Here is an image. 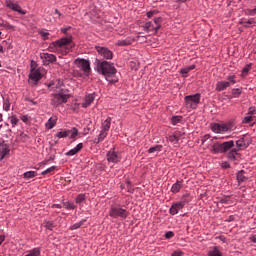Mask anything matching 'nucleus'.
<instances>
[{"instance_id":"ea45409f","label":"nucleus","mask_w":256,"mask_h":256,"mask_svg":"<svg viewBox=\"0 0 256 256\" xmlns=\"http://www.w3.org/2000/svg\"><path fill=\"white\" fill-rule=\"evenodd\" d=\"M251 67H253V64H247L244 68H243V70H242V74L243 75H247V73H249L250 71H251Z\"/></svg>"},{"instance_id":"3c124183","label":"nucleus","mask_w":256,"mask_h":256,"mask_svg":"<svg viewBox=\"0 0 256 256\" xmlns=\"http://www.w3.org/2000/svg\"><path fill=\"white\" fill-rule=\"evenodd\" d=\"M229 200H230L229 196H224V197L220 198L219 202L220 203H229Z\"/></svg>"},{"instance_id":"e2e57ef3","label":"nucleus","mask_w":256,"mask_h":256,"mask_svg":"<svg viewBox=\"0 0 256 256\" xmlns=\"http://www.w3.org/2000/svg\"><path fill=\"white\" fill-rule=\"evenodd\" d=\"M5 27L6 29H15V27L11 24H6Z\"/></svg>"},{"instance_id":"f03ea898","label":"nucleus","mask_w":256,"mask_h":256,"mask_svg":"<svg viewBox=\"0 0 256 256\" xmlns=\"http://www.w3.org/2000/svg\"><path fill=\"white\" fill-rule=\"evenodd\" d=\"M217 137H214L211 139V153L213 155H219V153H227L228 151H231L235 147V141L229 140L226 142L222 141H215Z\"/></svg>"},{"instance_id":"2f4dec72","label":"nucleus","mask_w":256,"mask_h":256,"mask_svg":"<svg viewBox=\"0 0 256 256\" xmlns=\"http://www.w3.org/2000/svg\"><path fill=\"white\" fill-rule=\"evenodd\" d=\"M181 121H183V116H173L171 118V123L173 125H177V123H181Z\"/></svg>"},{"instance_id":"e433bc0d","label":"nucleus","mask_w":256,"mask_h":256,"mask_svg":"<svg viewBox=\"0 0 256 256\" xmlns=\"http://www.w3.org/2000/svg\"><path fill=\"white\" fill-rule=\"evenodd\" d=\"M44 227H46V229L49 231H53L55 228V223H53V221H46Z\"/></svg>"},{"instance_id":"0eeeda50","label":"nucleus","mask_w":256,"mask_h":256,"mask_svg":"<svg viewBox=\"0 0 256 256\" xmlns=\"http://www.w3.org/2000/svg\"><path fill=\"white\" fill-rule=\"evenodd\" d=\"M110 217L113 219H127L129 217V212L126 209L120 207H112L109 211Z\"/></svg>"},{"instance_id":"20e7f679","label":"nucleus","mask_w":256,"mask_h":256,"mask_svg":"<svg viewBox=\"0 0 256 256\" xmlns=\"http://www.w3.org/2000/svg\"><path fill=\"white\" fill-rule=\"evenodd\" d=\"M71 99V94H67L65 92H58L53 94L51 103L53 107H59V105H63V103H67Z\"/></svg>"},{"instance_id":"1a4fd4ad","label":"nucleus","mask_w":256,"mask_h":256,"mask_svg":"<svg viewBox=\"0 0 256 256\" xmlns=\"http://www.w3.org/2000/svg\"><path fill=\"white\" fill-rule=\"evenodd\" d=\"M95 50L100 57H103V59H113V51H111L109 48L105 46H95Z\"/></svg>"},{"instance_id":"6ab92c4d","label":"nucleus","mask_w":256,"mask_h":256,"mask_svg":"<svg viewBox=\"0 0 256 256\" xmlns=\"http://www.w3.org/2000/svg\"><path fill=\"white\" fill-rule=\"evenodd\" d=\"M230 87V82L218 81L216 83V91H225V89Z\"/></svg>"},{"instance_id":"c756f323","label":"nucleus","mask_w":256,"mask_h":256,"mask_svg":"<svg viewBox=\"0 0 256 256\" xmlns=\"http://www.w3.org/2000/svg\"><path fill=\"white\" fill-rule=\"evenodd\" d=\"M163 149L162 145H156L148 149V153H159Z\"/></svg>"},{"instance_id":"393cba45","label":"nucleus","mask_w":256,"mask_h":256,"mask_svg":"<svg viewBox=\"0 0 256 256\" xmlns=\"http://www.w3.org/2000/svg\"><path fill=\"white\" fill-rule=\"evenodd\" d=\"M109 129H111V118L108 117V118L102 123L101 130H102V131H107V132H109Z\"/></svg>"},{"instance_id":"412c9836","label":"nucleus","mask_w":256,"mask_h":256,"mask_svg":"<svg viewBox=\"0 0 256 256\" xmlns=\"http://www.w3.org/2000/svg\"><path fill=\"white\" fill-rule=\"evenodd\" d=\"M183 189V182L182 181H176L171 187V191L173 193H179Z\"/></svg>"},{"instance_id":"79ce46f5","label":"nucleus","mask_w":256,"mask_h":256,"mask_svg":"<svg viewBox=\"0 0 256 256\" xmlns=\"http://www.w3.org/2000/svg\"><path fill=\"white\" fill-rule=\"evenodd\" d=\"M108 134L109 132H107L106 130H101L98 138L101 139L102 141H105V138L107 137Z\"/></svg>"},{"instance_id":"72a5a7b5","label":"nucleus","mask_w":256,"mask_h":256,"mask_svg":"<svg viewBox=\"0 0 256 256\" xmlns=\"http://www.w3.org/2000/svg\"><path fill=\"white\" fill-rule=\"evenodd\" d=\"M237 78V76H235V75H228L227 76V81H226V83H230V85H231V83H232V85H235V83H237V81L235 80Z\"/></svg>"},{"instance_id":"49530a36","label":"nucleus","mask_w":256,"mask_h":256,"mask_svg":"<svg viewBox=\"0 0 256 256\" xmlns=\"http://www.w3.org/2000/svg\"><path fill=\"white\" fill-rule=\"evenodd\" d=\"M168 141H170V143H179L178 138H176L174 134L172 136H169Z\"/></svg>"},{"instance_id":"bb28decb","label":"nucleus","mask_w":256,"mask_h":256,"mask_svg":"<svg viewBox=\"0 0 256 256\" xmlns=\"http://www.w3.org/2000/svg\"><path fill=\"white\" fill-rule=\"evenodd\" d=\"M246 180H247V176H245V172L243 170L239 171L237 173V181H238V183H245Z\"/></svg>"},{"instance_id":"a18cd8bd","label":"nucleus","mask_w":256,"mask_h":256,"mask_svg":"<svg viewBox=\"0 0 256 256\" xmlns=\"http://www.w3.org/2000/svg\"><path fill=\"white\" fill-rule=\"evenodd\" d=\"M247 115H256V108H255V106H251V107L248 109Z\"/></svg>"},{"instance_id":"603ef678","label":"nucleus","mask_w":256,"mask_h":256,"mask_svg":"<svg viewBox=\"0 0 256 256\" xmlns=\"http://www.w3.org/2000/svg\"><path fill=\"white\" fill-rule=\"evenodd\" d=\"M251 121H253V117L252 116H246L243 119V123H251Z\"/></svg>"},{"instance_id":"69168bd1","label":"nucleus","mask_w":256,"mask_h":256,"mask_svg":"<svg viewBox=\"0 0 256 256\" xmlns=\"http://www.w3.org/2000/svg\"><path fill=\"white\" fill-rule=\"evenodd\" d=\"M101 141H102V140L99 139V138H95V139H94V143H95L96 145H98V143H101Z\"/></svg>"},{"instance_id":"c9c22d12","label":"nucleus","mask_w":256,"mask_h":256,"mask_svg":"<svg viewBox=\"0 0 256 256\" xmlns=\"http://www.w3.org/2000/svg\"><path fill=\"white\" fill-rule=\"evenodd\" d=\"M236 147H238V149H241V147H247V145L245 144V138L237 140Z\"/></svg>"},{"instance_id":"39448f33","label":"nucleus","mask_w":256,"mask_h":256,"mask_svg":"<svg viewBox=\"0 0 256 256\" xmlns=\"http://www.w3.org/2000/svg\"><path fill=\"white\" fill-rule=\"evenodd\" d=\"M211 130L213 133H231V131H233V123H214Z\"/></svg>"},{"instance_id":"a211bd4d","label":"nucleus","mask_w":256,"mask_h":256,"mask_svg":"<svg viewBox=\"0 0 256 256\" xmlns=\"http://www.w3.org/2000/svg\"><path fill=\"white\" fill-rule=\"evenodd\" d=\"M42 75L39 70L32 69L30 73V79L34 81V83H37L41 79Z\"/></svg>"},{"instance_id":"aec40b11","label":"nucleus","mask_w":256,"mask_h":256,"mask_svg":"<svg viewBox=\"0 0 256 256\" xmlns=\"http://www.w3.org/2000/svg\"><path fill=\"white\" fill-rule=\"evenodd\" d=\"M239 151H241V149L239 148L231 149L227 154L228 159H230L231 161H235V159H237V155H239Z\"/></svg>"},{"instance_id":"c85d7f7f","label":"nucleus","mask_w":256,"mask_h":256,"mask_svg":"<svg viewBox=\"0 0 256 256\" xmlns=\"http://www.w3.org/2000/svg\"><path fill=\"white\" fill-rule=\"evenodd\" d=\"M24 179L29 180L37 177V171H28L23 174Z\"/></svg>"},{"instance_id":"9b49d317","label":"nucleus","mask_w":256,"mask_h":256,"mask_svg":"<svg viewBox=\"0 0 256 256\" xmlns=\"http://www.w3.org/2000/svg\"><path fill=\"white\" fill-rule=\"evenodd\" d=\"M75 63L78 64V67L85 73L86 75H89L91 73V62L85 59H77Z\"/></svg>"},{"instance_id":"8fccbe9b","label":"nucleus","mask_w":256,"mask_h":256,"mask_svg":"<svg viewBox=\"0 0 256 256\" xmlns=\"http://www.w3.org/2000/svg\"><path fill=\"white\" fill-rule=\"evenodd\" d=\"M3 107L4 111H9V109H11V103H9V101H5Z\"/></svg>"},{"instance_id":"dca6fc26","label":"nucleus","mask_w":256,"mask_h":256,"mask_svg":"<svg viewBox=\"0 0 256 256\" xmlns=\"http://www.w3.org/2000/svg\"><path fill=\"white\" fill-rule=\"evenodd\" d=\"M9 151H11L9 146L5 142H0V159L1 160L5 159L6 155H9Z\"/></svg>"},{"instance_id":"4d7b16f0","label":"nucleus","mask_w":256,"mask_h":256,"mask_svg":"<svg viewBox=\"0 0 256 256\" xmlns=\"http://www.w3.org/2000/svg\"><path fill=\"white\" fill-rule=\"evenodd\" d=\"M208 139H211V135L209 134L204 135V137L202 138V143H205V141H208Z\"/></svg>"},{"instance_id":"5701e85b","label":"nucleus","mask_w":256,"mask_h":256,"mask_svg":"<svg viewBox=\"0 0 256 256\" xmlns=\"http://www.w3.org/2000/svg\"><path fill=\"white\" fill-rule=\"evenodd\" d=\"M55 125H57V116H52L45 124L46 128L48 129H53Z\"/></svg>"},{"instance_id":"f257e3e1","label":"nucleus","mask_w":256,"mask_h":256,"mask_svg":"<svg viewBox=\"0 0 256 256\" xmlns=\"http://www.w3.org/2000/svg\"><path fill=\"white\" fill-rule=\"evenodd\" d=\"M97 71L98 73H101V75H103L106 81H108V83H111V85L119 81V79L115 77V75H117V69L110 62L98 60Z\"/></svg>"},{"instance_id":"6e6d98bb","label":"nucleus","mask_w":256,"mask_h":256,"mask_svg":"<svg viewBox=\"0 0 256 256\" xmlns=\"http://www.w3.org/2000/svg\"><path fill=\"white\" fill-rule=\"evenodd\" d=\"M41 37H43L44 40L49 39V34L47 32H40Z\"/></svg>"},{"instance_id":"de8ad7c7","label":"nucleus","mask_w":256,"mask_h":256,"mask_svg":"<svg viewBox=\"0 0 256 256\" xmlns=\"http://www.w3.org/2000/svg\"><path fill=\"white\" fill-rule=\"evenodd\" d=\"M165 237L167 239H173V237H175V233L173 231H168L166 232Z\"/></svg>"},{"instance_id":"7c9ffc66","label":"nucleus","mask_w":256,"mask_h":256,"mask_svg":"<svg viewBox=\"0 0 256 256\" xmlns=\"http://www.w3.org/2000/svg\"><path fill=\"white\" fill-rule=\"evenodd\" d=\"M9 119L12 127H16V125H19V118H17L16 115H12Z\"/></svg>"},{"instance_id":"f704fd0d","label":"nucleus","mask_w":256,"mask_h":256,"mask_svg":"<svg viewBox=\"0 0 256 256\" xmlns=\"http://www.w3.org/2000/svg\"><path fill=\"white\" fill-rule=\"evenodd\" d=\"M86 199V196L85 194H79L77 197H76V203L77 205H81V203H83Z\"/></svg>"},{"instance_id":"4be33fe9","label":"nucleus","mask_w":256,"mask_h":256,"mask_svg":"<svg viewBox=\"0 0 256 256\" xmlns=\"http://www.w3.org/2000/svg\"><path fill=\"white\" fill-rule=\"evenodd\" d=\"M94 101L95 96L93 94H89L88 96H86L85 103L82 104V107H84V109H87V107H89V105H91V103H93Z\"/></svg>"},{"instance_id":"a878e982","label":"nucleus","mask_w":256,"mask_h":256,"mask_svg":"<svg viewBox=\"0 0 256 256\" xmlns=\"http://www.w3.org/2000/svg\"><path fill=\"white\" fill-rule=\"evenodd\" d=\"M133 42L131 41V39L126 38L124 40H118L116 45H118V47H127L129 45H131Z\"/></svg>"},{"instance_id":"c03bdc74","label":"nucleus","mask_w":256,"mask_h":256,"mask_svg":"<svg viewBox=\"0 0 256 256\" xmlns=\"http://www.w3.org/2000/svg\"><path fill=\"white\" fill-rule=\"evenodd\" d=\"M255 23V18H250L248 21H244L243 25L244 27H249V25H253Z\"/></svg>"},{"instance_id":"774afa93","label":"nucleus","mask_w":256,"mask_h":256,"mask_svg":"<svg viewBox=\"0 0 256 256\" xmlns=\"http://www.w3.org/2000/svg\"><path fill=\"white\" fill-rule=\"evenodd\" d=\"M55 13H56V15H58V17H61V12H59V10H55Z\"/></svg>"},{"instance_id":"58836bf2","label":"nucleus","mask_w":256,"mask_h":256,"mask_svg":"<svg viewBox=\"0 0 256 256\" xmlns=\"http://www.w3.org/2000/svg\"><path fill=\"white\" fill-rule=\"evenodd\" d=\"M189 201H191V199H189V194H185L182 196L181 201L179 203H183L185 207V205H187Z\"/></svg>"},{"instance_id":"ddd939ff","label":"nucleus","mask_w":256,"mask_h":256,"mask_svg":"<svg viewBox=\"0 0 256 256\" xmlns=\"http://www.w3.org/2000/svg\"><path fill=\"white\" fill-rule=\"evenodd\" d=\"M40 59L43 65H49L50 63H55L57 61V57L49 53L40 54Z\"/></svg>"},{"instance_id":"cd10ccee","label":"nucleus","mask_w":256,"mask_h":256,"mask_svg":"<svg viewBox=\"0 0 256 256\" xmlns=\"http://www.w3.org/2000/svg\"><path fill=\"white\" fill-rule=\"evenodd\" d=\"M193 69H195V65L187 66L185 68H182L180 70V73L182 77H187V73H189V71H193Z\"/></svg>"},{"instance_id":"0e129e2a","label":"nucleus","mask_w":256,"mask_h":256,"mask_svg":"<svg viewBox=\"0 0 256 256\" xmlns=\"http://www.w3.org/2000/svg\"><path fill=\"white\" fill-rule=\"evenodd\" d=\"M175 3H187L189 0H174Z\"/></svg>"},{"instance_id":"bf43d9fd","label":"nucleus","mask_w":256,"mask_h":256,"mask_svg":"<svg viewBox=\"0 0 256 256\" xmlns=\"http://www.w3.org/2000/svg\"><path fill=\"white\" fill-rule=\"evenodd\" d=\"M155 13H157V12H155V11H150V12H148V13H147L148 19H151V17H153V16L155 15Z\"/></svg>"},{"instance_id":"f3484780","label":"nucleus","mask_w":256,"mask_h":256,"mask_svg":"<svg viewBox=\"0 0 256 256\" xmlns=\"http://www.w3.org/2000/svg\"><path fill=\"white\" fill-rule=\"evenodd\" d=\"M83 149V143L77 144V146L70 151L66 152L67 157H73V155H77Z\"/></svg>"},{"instance_id":"680f3d73","label":"nucleus","mask_w":256,"mask_h":256,"mask_svg":"<svg viewBox=\"0 0 256 256\" xmlns=\"http://www.w3.org/2000/svg\"><path fill=\"white\" fill-rule=\"evenodd\" d=\"M21 120L23 121V123H27V121H29V118L27 116H22Z\"/></svg>"},{"instance_id":"6e6552de","label":"nucleus","mask_w":256,"mask_h":256,"mask_svg":"<svg viewBox=\"0 0 256 256\" xmlns=\"http://www.w3.org/2000/svg\"><path fill=\"white\" fill-rule=\"evenodd\" d=\"M161 21H163L161 17L155 18L153 22H147L144 25V29L146 31H155V33H157V31L161 29Z\"/></svg>"},{"instance_id":"f8f14e48","label":"nucleus","mask_w":256,"mask_h":256,"mask_svg":"<svg viewBox=\"0 0 256 256\" xmlns=\"http://www.w3.org/2000/svg\"><path fill=\"white\" fill-rule=\"evenodd\" d=\"M107 161L109 163H119L121 161V154L112 149L107 153Z\"/></svg>"},{"instance_id":"7ed1b4c3","label":"nucleus","mask_w":256,"mask_h":256,"mask_svg":"<svg viewBox=\"0 0 256 256\" xmlns=\"http://www.w3.org/2000/svg\"><path fill=\"white\" fill-rule=\"evenodd\" d=\"M71 41H73L71 38H61L60 40L52 42L49 45V51H51V53H60V51H64V54L67 55V53H69L67 45H71Z\"/></svg>"},{"instance_id":"2eb2a0df","label":"nucleus","mask_w":256,"mask_h":256,"mask_svg":"<svg viewBox=\"0 0 256 256\" xmlns=\"http://www.w3.org/2000/svg\"><path fill=\"white\" fill-rule=\"evenodd\" d=\"M183 207H184L183 202L173 203L169 209L170 215H177V213H179V211H181V209H183Z\"/></svg>"},{"instance_id":"4468645a","label":"nucleus","mask_w":256,"mask_h":256,"mask_svg":"<svg viewBox=\"0 0 256 256\" xmlns=\"http://www.w3.org/2000/svg\"><path fill=\"white\" fill-rule=\"evenodd\" d=\"M6 7L8 9H12V11H16L17 13H20V15H26L27 11L21 9V6L17 3H14L11 0L6 1Z\"/></svg>"},{"instance_id":"4c0bfd02","label":"nucleus","mask_w":256,"mask_h":256,"mask_svg":"<svg viewBox=\"0 0 256 256\" xmlns=\"http://www.w3.org/2000/svg\"><path fill=\"white\" fill-rule=\"evenodd\" d=\"M208 256H221V251H219L217 247H214V249L208 253Z\"/></svg>"},{"instance_id":"37998d69","label":"nucleus","mask_w":256,"mask_h":256,"mask_svg":"<svg viewBox=\"0 0 256 256\" xmlns=\"http://www.w3.org/2000/svg\"><path fill=\"white\" fill-rule=\"evenodd\" d=\"M241 93H242L241 88L232 89V95H234V97H239Z\"/></svg>"},{"instance_id":"052dcab7","label":"nucleus","mask_w":256,"mask_h":256,"mask_svg":"<svg viewBox=\"0 0 256 256\" xmlns=\"http://www.w3.org/2000/svg\"><path fill=\"white\" fill-rule=\"evenodd\" d=\"M61 204H53L52 209H61Z\"/></svg>"},{"instance_id":"338daca9","label":"nucleus","mask_w":256,"mask_h":256,"mask_svg":"<svg viewBox=\"0 0 256 256\" xmlns=\"http://www.w3.org/2000/svg\"><path fill=\"white\" fill-rule=\"evenodd\" d=\"M3 241H5V236L0 235V245H1V243H3Z\"/></svg>"},{"instance_id":"473e14b6","label":"nucleus","mask_w":256,"mask_h":256,"mask_svg":"<svg viewBox=\"0 0 256 256\" xmlns=\"http://www.w3.org/2000/svg\"><path fill=\"white\" fill-rule=\"evenodd\" d=\"M63 207H65V209H68L69 211H73L76 206L71 202H63Z\"/></svg>"},{"instance_id":"13d9d810","label":"nucleus","mask_w":256,"mask_h":256,"mask_svg":"<svg viewBox=\"0 0 256 256\" xmlns=\"http://www.w3.org/2000/svg\"><path fill=\"white\" fill-rule=\"evenodd\" d=\"M222 167H223V169H229V167H231V165L229 164V162H223Z\"/></svg>"},{"instance_id":"5fc2aeb1","label":"nucleus","mask_w":256,"mask_h":256,"mask_svg":"<svg viewBox=\"0 0 256 256\" xmlns=\"http://www.w3.org/2000/svg\"><path fill=\"white\" fill-rule=\"evenodd\" d=\"M174 137H176V139H178V141H179V139H181V135H183L180 131H176V132H174Z\"/></svg>"},{"instance_id":"864d4df0","label":"nucleus","mask_w":256,"mask_h":256,"mask_svg":"<svg viewBox=\"0 0 256 256\" xmlns=\"http://www.w3.org/2000/svg\"><path fill=\"white\" fill-rule=\"evenodd\" d=\"M172 256H183V252H181V250H176L172 253Z\"/></svg>"},{"instance_id":"423d86ee","label":"nucleus","mask_w":256,"mask_h":256,"mask_svg":"<svg viewBox=\"0 0 256 256\" xmlns=\"http://www.w3.org/2000/svg\"><path fill=\"white\" fill-rule=\"evenodd\" d=\"M184 100L187 109H197V105L201 103V94L188 95Z\"/></svg>"},{"instance_id":"9d476101","label":"nucleus","mask_w":256,"mask_h":256,"mask_svg":"<svg viewBox=\"0 0 256 256\" xmlns=\"http://www.w3.org/2000/svg\"><path fill=\"white\" fill-rule=\"evenodd\" d=\"M70 135V139H75V137H77V135H79V130H77V128H72L71 130H63L60 131L56 134V137H58L59 139H64V137H69Z\"/></svg>"},{"instance_id":"b1692460","label":"nucleus","mask_w":256,"mask_h":256,"mask_svg":"<svg viewBox=\"0 0 256 256\" xmlns=\"http://www.w3.org/2000/svg\"><path fill=\"white\" fill-rule=\"evenodd\" d=\"M86 222H87V219H82L81 221L76 222L75 224L70 226L69 230L75 231L76 229H80L81 227H83V225H85Z\"/></svg>"},{"instance_id":"09e8293b","label":"nucleus","mask_w":256,"mask_h":256,"mask_svg":"<svg viewBox=\"0 0 256 256\" xmlns=\"http://www.w3.org/2000/svg\"><path fill=\"white\" fill-rule=\"evenodd\" d=\"M256 14L254 9H247L245 10V15H250V16H254Z\"/></svg>"},{"instance_id":"a19ab883","label":"nucleus","mask_w":256,"mask_h":256,"mask_svg":"<svg viewBox=\"0 0 256 256\" xmlns=\"http://www.w3.org/2000/svg\"><path fill=\"white\" fill-rule=\"evenodd\" d=\"M55 169H57V166H52L46 170H44L41 175H49V173H53V171H55Z\"/></svg>"}]
</instances>
